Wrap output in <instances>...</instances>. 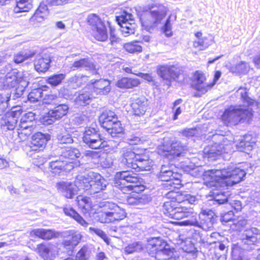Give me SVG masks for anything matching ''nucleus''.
Returning <instances> with one entry per match:
<instances>
[{"label": "nucleus", "mask_w": 260, "mask_h": 260, "mask_svg": "<svg viewBox=\"0 0 260 260\" xmlns=\"http://www.w3.org/2000/svg\"><path fill=\"white\" fill-rule=\"evenodd\" d=\"M174 189L170 190L168 196L175 201L165 202L162 208L164 213L167 216L177 220L187 218V219L180 222L182 225L199 227L200 223L196 218V213L193 211V209L183 206L197 204L198 199L196 197L186 192H174Z\"/></svg>", "instance_id": "1"}, {"label": "nucleus", "mask_w": 260, "mask_h": 260, "mask_svg": "<svg viewBox=\"0 0 260 260\" xmlns=\"http://www.w3.org/2000/svg\"><path fill=\"white\" fill-rule=\"evenodd\" d=\"M246 174L243 169L229 167L221 170L205 171L203 178L204 184L209 187H227L242 181Z\"/></svg>", "instance_id": "2"}, {"label": "nucleus", "mask_w": 260, "mask_h": 260, "mask_svg": "<svg viewBox=\"0 0 260 260\" xmlns=\"http://www.w3.org/2000/svg\"><path fill=\"white\" fill-rule=\"evenodd\" d=\"M79 180V186L87 195L103 200L108 198V193L105 190L109 183L100 173L89 171L86 176H80Z\"/></svg>", "instance_id": "3"}, {"label": "nucleus", "mask_w": 260, "mask_h": 260, "mask_svg": "<svg viewBox=\"0 0 260 260\" xmlns=\"http://www.w3.org/2000/svg\"><path fill=\"white\" fill-rule=\"evenodd\" d=\"M120 163L136 172L150 171L154 162L150 158L146 149H126L122 150Z\"/></svg>", "instance_id": "4"}, {"label": "nucleus", "mask_w": 260, "mask_h": 260, "mask_svg": "<svg viewBox=\"0 0 260 260\" xmlns=\"http://www.w3.org/2000/svg\"><path fill=\"white\" fill-rule=\"evenodd\" d=\"M259 230L255 228L246 229L240 243L232 244V260H249L245 255L247 251L254 249L260 239Z\"/></svg>", "instance_id": "5"}, {"label": "nucleus", "mask_w": 260, "mask_h": 260, "mask_svg": "<svg viewBox=\"0 0 260 260\" xmlns=\"http://www.w3.org/2000/svg\"><path fill=\"white\" fill-rule=\"evenodd\" d=\"M143 182L142 178L128 171L116 172L113 179L114 186L124 193L127 190L136 193L144 191L145 186Z\"/></svg>", "instance_id": "6"}, {"label": "nucleus", "mask_w": 260, "mask_h": 260, "mask_svg": "<svg viewBox=\"0 0 260 260\" xmlns=\"http://www.w3.org/2000/svg\"><path fill=\"white\" fill-rule=\"evenodd\" d=\"M11 96V94L4 95L0 93V127L5 132L15 129L20 115V112L16 111L6 112Z\"/></svg>", "instance_id": "7"}, {"label": "nucleus", "mask_w": 260, "mask_h": 260, "mask_svg": "<svg viewBox=\"0 0 260 260\" xmlns=\"http://www.w3.org/2000/svg\"><path fill=\"white\" fill-rule=\"evenodd\" d=\"M252 109L244 106H231L225 109L221 116L222 120L227 124L237 125L249 122L252 118Z\"/></svg>", "instance_id": "8"}, {"label": "nucleus", "mask_w": 260, "mask_h": 260, "mask_svg": "<svg viewBox=\"0 0 260 260\" xmlns=\"http://www.w3.org/2000/svg\"><path fill=\"white\" fill-rule=\"evenodd\" d=\"M167 10L166 7L161 5L156 9L139 11L137 16L142 26L146 30L150 31L156 27L166 17Z\"/></svg>", "instance_id": "9"}, {"label": "nucleus", "mask_w": 260, "mask_h": 260, "mask_svg": "<svg viewBox=\"0 0 260 260\" xmlns=\"http://www.w3.org/2000/svg\"><path fill=\"white\" fill-rule=\"evenodd\" d=\"M99 206L103 208V211L98 216L99 221L101 223H111L123 219L126 215L124 209L117 204L109 201L100 203Z\"/></svg>", "instance_id": "10"}, {"label": "nucleus", "mask_w": 260, "mask_h": 260, "mask_svg": "<svg viewBox=\"0 0 260 260\" xmlns=\"http://www.w3.org/2000/svg\"><path fill=\"white\" fill-rule=\"evenodd\" d=\"M212 141L214 144L206 147L203 150L204 157L209 160H215L222 153H228V149L230 148L229 141L222 135H213Z\"/></svg>", "instance_id": "11"}, {"label": "nucleus", "mask_w": 260, "mask_h": 260, "mask_svg": "<svg viewBox=\"0 0 260 260\" xmlns=\"http://www.w3.org/2000/svg\"><path fill=\"white\" fill-rule=\"evenodd\" d=\"M174 167L173 164L170 163L162 165L157 175V177L160 181L166 182L163 186L168 190L178 189L181 185V175L174 172Z\"/></svg>", "instance_id": "12"}, {"label": "nucleus", "mask_w": 260, "mask_h": 260, "mask_svg": "<svg viewBox=\"0 0 260 260\" xmlns=\"http://www.w3.org/2000/svg\"><path fill=\"white\" fill-rule=\"evenodd\" d=\"M10 65L6 66L5 69L1 70L2 74H6L3 80V84L5 88H14L20 85L23 87H27L29 82L27 81L25 74L16 69L11 70Z\"/></svg>", "instance_id": "13"}, {"label": "nucleus", "mask_w": 260, "mask_h": 260, "mask_svg": "<svg viewBox=\"0 0 260 260\" xmlns=\"http://www.w3.org/2000/svg\"><path fill=\"white\" fill-rule=\"evenodd\" d=\"M64 100L58 103L54 107L50 109L47 113L40 118V122L45 125L53 124L56 120L60 119L66 116L69 112V105L68 102H64Z\"/></svg>", "instance_id": "14"}, {"label": "nucleus", "mask_w": 260, "mask_h": 260, "mask_svg": "<svg viewBox=\"0 0 260 260\" xmlns=\"http://www.w3.org/2000/svg\"><path fill=\"white\" fill-rule=\"evenodd\" d=\"M82 140L87 147L92 149L104 148L108 145V142L101 136L99 131L92 127H85Z\"/></svg>", "instance_id": "15"}, {"label": "nucleus", "mask_w": 260, "mask_h": 260, "mask_svg": "<svg viewBox=\"0 0 260 260\" xmlns=\"http://www.w3.org/2000/svg\"><path fill=\"white\" fill-rule=\"evenodd\" d=\"M186 147L180 141L174 140L164 143L159 148L158 153L169 159H172L176 156H181Z\"/></svg>", "instance_id": "16"}, {"label": "nucleus", "mask_w": 260, "mask_h": 260, "mask_svg": "<svg viewBox=\"0 0 260 260\" xmlns=\"http://www.w3.org/2000/svg\"><path fill=\"white\" fill-rule=\"evenodd\" d=\"M117 24L121 27V31L124 37L134 34L137 25L134 22V16L124 10L121 14L116 16Z\"/></svg>", "instance_id": "17"}, {"label": "nucleus", "mask_w": 260, "mask_h": 260, "mask_svg": "<svg viewBox=\"0 0 260 260\" xmlns=\"http://www.w3.org/2000/svg\"><path fill=\"white\" fill-rule=\"evenodd\" d=\"M87 21L88 24L91 26L92 29L95 31L94 37L97 40L104 42L107 40L106 26L98 15L91 14L88 16Z\"/></svg>", "instance_id": "18"}, {"label": "nucleus", "mask_w": 260, "mask_h": 260, "mask_svg": "<svg viewBox=\"0 0 260 260\" xmlns=\"http://www.w3.org/2000/svg\"><path fill=\"white\" fill-rule=\"evenodd\" d=\"M51 139V135L48 133L37 132L35 133L31 138L28 146V150L31 151H40L46 147L48 142Z\"/></svg>", "instance_id": "19"}, {"label": "nucleus", "mask_w": 260, "mask_h": 260, "mask_svg": "<svg viewBox=\"0 0 260 260\" xmlns=\"http://www.w3.org/2000/svg\"><path fill=\"white\" fill-rule=\"evenodd\" d=\"M157 74L166 82V84L170 86L172 80H175L179 77L178 69L174 66L160 65L157 67Z\"/></svg>", "instance_id": "20"}, {"label": "nucleus", "mask_w": 260, "mask_h": 260, "mask_svg": "<svg viewBox=\"0 0 260 260\" xmlns=\"http://www.w3.org/2000/svg\"><path fill=\"white\" fill-rule=\"evenodd\" d=\"M205 77L202 73L196 71L194 74V79L192 81L191 86L197 92H194L193 96L201 97L212 88L213 84L204 83Z\"/></svg>", "instance_id": "21"}, {"label": "nucleus", "mask_w": 260, "mask_h": 260, "mask_svg": "<svg viewBox=\"0 0 260 260\" xmlns=\"http://www.w3.org/2000/svg\"><path fill=\"white\" fill-rule=\"evenodd\" d=\"M111 82L108 79H100L91 80L88 87L93 94L96 95H107L111 90Z\"/></svg>", "instance_id": "22"}, {"label": "nucleus", "mask_w": 260, "mask_h": 260, "mask_svg": "<svg viewBox=\"0 0 260 260\" xmlns=\"http://www.w3.org/2000/svg\"><path fill=\"white\" fill-rule=\"evenodd\" d=\"M131 106L133 115L139 117L143 115L148 106V100L146 97L144 96L133 97L131 98Z\"/></svg>", "instance_id": "23"}, {"label": "nucleus", "mask_w": 260, "mask_h": 260, "mask_svg": "<svg viewBox=\"0 0 260 260\" xmlns=\"http://www.w3.org/2000/svg\"><path fill=\"white\" fill-rule=\"evenodd\" d=\"M80 176L77 178L75 181L76 184H74L71 182H60L57 184L58 190L62 194V195L68 199H73L74 196L77 194V186L80 187Z\"/></svg>", "instance_id": "24"}, {"label": "nucleus", "mask_w": 260, "mask_h": 260, "mask_svg": "<svg viewBox=\"0 0 260 260\" xmlns=\"http://www.w3.org/2000/svg\"><path fill=\"white\" fill-rule=\"evenodd\" d=\"M50 171L55 175H59L61 172H68L74 168L73 162L61 159L53 160L49 162Z\"/></svg>", "instance_id": "25"}, {"label": "nucleus", "mask_w": 260, "mask_h": 260, "mask_svg": "<svg viewBox=\"0 0 260 260\" xmlns=\"http://www.w3.org/2000/svg\"><path fill=\"white\" fill-rule=\"evenodd\" d=\"M199 217L203 222V228L208 230L212 229L213 225L219 220V217L209 209H202Z\"/></svg>", "instance_id": "26"}, {"label": "nucleus", "mask_w": 260, "mask_h": 260, "mask_svg": "<svg viewBox=\"0 0 260 260\" xmlns=\"http://www.w3.org/2000/svg\"><path fill=\"white\" fill-rule=\"evenodd\" d=\"M52 58L51 55L48 53L38 56L34 60L35 70L39 73H46L51 67Z\"/></svg>", "instance_id": "27"}, {"label": "nucleus", "mask_w": 260, "mask_h": 260, "mask_svg": "<svg viewBox=\"0 0 260 260\" xmlns=\"http://www.w3.org/2000/svg\"><path fill=\"white\" fill-rule=\"evenodd\" d=\"M231 195V193L228 188L225 189L224 187L215 188L214 191L210 195L212 199L210 200L213 202V205H220L226 203Z\"/></svg>", "instance_id": "28"}, {"label": "nucleus", "mask_w": 260, "mask_h": 260, "mask_svg": "<svg viewBox=\"0 0 260 260\" xmlns=\"http://www.w3.org/2000/svg\"><path fill=\"white\" fill-rule=\"evenodd\" d=\"M71 69L74 71L84 68L86 71L89 72L92 75L98 74L96 66L88 58H83L75 60L71 66Z\"/></svg>", "instance_id": "29"}, {"label": "nucleus", "mask_w": 260, "mask_h": 260, "mask_svg": "<svg viewBox=\"0 0 260 260\" xmlns=\"http://www.w3.org/2000/svg\"><path fill=\"white\" fill-rule=\"evenodd\" d=\"M33 88L27 95L28 100L31 103H36L41 100L44 95V92L49 89V87L46 85L35 84Z\"/></svg>", "instance_id": "30"}, {"label": "nucleus", "mask_w": 260, "mask_h": 260, "mask_svg": "<svg viewBox=\"0 0 260 260\" xmlns=\"http://www.w3.org/2000/svg\"><path fill=\"white\" fill-rule=\"evenodd\" d=\"M94 98V94L90 89V87L87 86L79 92L75 101L76 104L85 106L89 105L92 99Z\"/></svg>", "instance_id": "31"}, {"label": "nucleus", "mask_w": 260, "mask_h": 260, "mask_svg": "<svg viewBox=\"0 0 260 260\" xmlns=\"http://www.w3.org/2000/svg\"><path fill=\"white\" fill-rule=\"evenodd\" d=\"M99 120L100 125L105 129L111 126L112 123L117 122L118 119L114 112L111 110H105L99 116Z\"/></svg>", "instance_id": "32"}, {"label": "nucleus", "mask_w": 260, "mask_h": 260, "mask_svg": "<svg viewBox=\"0 0 260 260\" xmlns=\"http://www.w3.org/2000/svg\"><path fill=\"white\" fill-rule=\"evenodd\" d=\"M255 144L254 141L251 135H245L241 137L237 143L236 146L239 151L248 153Z\"/></svg>", "instance_id": "33"}, {"label": "nucleus", "mask_w": 260, "mask_h": 260, "mask_svg": "<svg viewBox=\"0 0 260 260\" xmlns=\"http://www.w3.org/2000/svg\"><path fill=\"white\" fill-rule=\"evenodd\" d=\"M111 126L105 128L112 138L119 139L120 140L124 135V129L121 122L118 120L117 122L112 123Z\"/></svg>", "instance_id": "34"}, {"label": "nucleus", "mask_w": 260, "mask_h": 260, "mask_svg": "<svg viewBox=\"0 0 260 260\" xmlns=\"http://www.w3.org/2000/svg\"><path fill=\"white\" fill-rule=\"evenodd\" d=\"M31 234L44 240H50L57 238L59 235L58 232L51 229H36L31 232Z\"/></svg>", "instance_id": "35"}, {"label": "nucleus", "mask_w": 260, "mask_h": 260, "mask_svg": "<svg viewBox=\"0 0 260 260\" xmlns=\"http://www.w3.org/2000/svg\"><path fill=\"white\" fill-rule=\"evenodd\" d=\"M79 149L75 147H67L61 149L60 157L65 158L67 161H72L81 156Z\"/></svg>", "instance_id": "36"}, {"label": "nucleus", "mask_w": 260, "mask_h": 260, "mask_svg": "<svg viewBox=\"0 0 260 260\" xmlns=\"http://www.w3.org/2000/svg\"><path fill=\"white\" fill-rule=\"evenodd\" d=\"M140 84L138 79L123 77L116 82V85L120 88H132L138 86Z\"/></svg>", "instance_id": "37"}, {"label": "nucleus", "mask_w": 260, "mask_h": 260, "mask_svg": "<svg viewBox=\"0 0 260 260\" xmlns=\"http://www.w3.org/2000/svg\"><path fill=\"white\" fill-rule=\"evenodd\" d=\"M231 243L228 238H223L221 241H209L208 245L210 248H213V250L217 251H222V252L228 253L229 247Z\"/></svg>", "instance_id": "38"}, {"label": "nucleus", "mask_w": 260, "mask_h": 260, "mask_svg": "<svg viewBox=\"0 0 260 260\" xmlns=\"http://www.w3.org/2000/svg\"><path fill=\"white\" fill-rule=\"evenodd\" d=\"M48 13L47 5L44 3H41L34 15L30 18V20L41 22L47 16Z\"/></svg>", "instance_id": "39"}, {"label": "nucleus", "mask_w": 260, "mask_h": 260, "mask_svg": "<svg viewBox=\"0 0 260 260\" xmlns=\"http://www.w3.org/2000/svg\"><path fill=\"white\" fill-rule=\"evenodd\" d=\"M63 212L66 215L72 217L83 226L87 227L88 225V223L83 219V218L72 207L64 208Z\"/></svg>", "instance_id": "40"}, {"label": "nucleus", "mask_w": 260, "mask_h": 260, "mask_svg": "<svg viewBox=\"0 0 260 260\" xmlns=\"http://www.w3.org/2000/svg\"><path fill=\"white\" fill-rule=\"evenodd\" d=\"M32 124L28 123V122L24 121L20 119V123L17 128V133L19 137L21 138V136L24 135L25 136L29 135L31 134L32 131Z\"/></svg>", "instance_id": "41"}, {"label": "nucleus", "mask_w": 260, "mask_h": 260, "mask_svg": "<svg viewBox=\"0 0 260 260\" xmlns=\"http://www.w3.org/2000/svg\"><path fill=\"white\" fill-rule=\"evenodd\" d=\"M182 249L183 251L186 253V256H190V258L193 259L197 257V248L193 241L186 242L185 245L183 246Z\"/></svg>", "instance_id": "42"}, {"label": "nucleus", "mask_w": 260, "mask_h": 260, "mask_svg": "<svg viewBox=\"0 0 260 260\" xmlns=\"http://www.w3.org/2000/svg\"><path fill=\"white\" fill-rule=\"evenodd\" d=\"M197 246L199 247H206L208 245L210 241L206 240V237L203 236L201 232L195 231L192 236V240Z\"/></svg>", "instance_id": "43"}, {"label": "nucleus", "mask_w": 260, "mask_h": 260, "mask_svg": "<svg viewBox=\"0 0 260 260\" xmlns=\"http://www.w3.org/2000/svg\"><path fill=\"white\" fill-rule=\"evenodd\" d=\"M249 67L248 64L245 61H240L239 63L232 66L230 71L233 73L239 74H245L249 71Z\"/></svg>", "instance_id": "44"}, {"label": "nucleus", "mask_w": 260, "mask_h": 260, "mask_svg": "<svg viewBox=\"0 0 260 260\" xmlns=\"http://www.w3.org/2000/svg\"><path fill=\"white\" fill-rule=\"evenodd\" d=\"M35 54L36 53L34 51H21L14 55V61L17 64L22 63L25 60L33 57Z\"/></svg>", "instance_id": "45"}, {"label": "nucleus", "mask_w": 260, "mask_h": 260, "mask_svg": "<svg viewBox=\"0 0 260 260\" xmlns=\"http://www.w3.org/2000/svg\"><path fill=\"white\" fill-rule=\"evenodd\" d=\"M66 75L64 74H54L47 77V82L52 87H56L60 84Z\"/></svg>", "instance_id": "46"}, {"label": "nucleus", "mask_w": 260, "mask_h": 260, "mask_svg": "<svg viewBox=\"0 0 260 260\" xmlns=\"http://www.w3.org/2000/svg\"><path fill=\"white\" fill-rule=\"evenodd\" d=\"M143 249V245L141 241L134 242L129 244L125 247L124 250L127 254H132L134 252H139Z\"/></svg>", "instance_id": "47"}, {"label": "nucleus", "mask_w": 260, "mask_h": 260, "mask_svg": "<svg viewBox=\"0 0 260 260\" xmlns=\"http://www.w3.org/2000/svg\"><path fill=\"white\" fill-rule=\"evenodd\" d=\"M56 139L57 142L60 144H71L73 142L72 136L67 133L58 134Z\"/></svg>", "instance_id": "48"}, {"label": "nucleus", "mask_w": 260, "mask_h": 260, "mask_svg": "<svg viewBox=\"0 0 260 260\" xmlns=\"http://www.w3.org/2000/svg\"><path fill=\"white\" fill-rule=\"evenodd\" d=\"M124 47L126 51L131 53L140 52L142 50V46L137 42L126 43Z\"/></svg>", "instance_id": "49"}, {"label": "nucleus", "mask_w": 260, "mask_h": 260, "mask_svg": "<svg viewBox=\"0 0 260 260\" xmlns=\"http://www.w3.org/2000/svg\"><path fill=\"white\" fill-rule=\"evenodd\" d=\"M89 231L91 234H95L98 236L100 237L107 244L110 243V239L107 236L106 234L102 230L93 227H90L89 228Z\"/></svg>", "instance_id": "50"}, {"label": "nucleus", "mask_w": 260, "mask_h": 260, "mask_svg": "<svg viewBox=\"0 0 260 260\" xmlns=\"http://www.w3.org/2000/svg\"><path fill=\"white\" fill-rule=\"evenodd\" d=\"M44 96H45V97L43 100L45 101V103L46 104L52 105L54 106L56 104L60 103V101L63 100L61 97L58 96L55 94H47L46 93H44Z\"/></svg>", "instance_id": "51"}, {"label": "nucleus", "mask_w": 260, "mask_h": 260, "mask_svg": "<svg viewBox=\"0 0 260 260\" xmlns=\"http://www.w3.org/2000/svg\"><path fill=\"white\" fill-rule=\"evenodd\" d=\"M90 253L88 247L84 246L76 254V260H87L89 257Z\"/></svg>", "instance_id": "52"}, {"label": "nucleus", "mask_w": 260, "mask_h": 260, "mask_svg": "<svg viewBox=\"0 0 260 260\" xmlns=\"http://www.w3.org/2000/svg\"><path fill=\"white\" fill-rule=\"evenodd\" d=\"M78 204L80 208L86 211H89L91 208V201L89 198L87 197H81L78 198Z\"/></svg>", "instance_id": "53"}, {"label": "nucleus", "mask_w": 260, "mask_h": 260, "mask_svg": "<svg viewBox=\"0 0 260 260\" xmlns=\"http://www.w3.org/2000/svg\"><path fill=\"white\" fill-rule=\"evenodd\" d=\"M83 77H85V76L75 75L70 78L68 80L69 85L75 89L81 86L82 84V79Z\"/></svg>", "instance_id": "54"}, {"label": "nucleus", "mask_w": 260, "mask_h": 260, "mask_svg": "<svg viewBox=\"0 0 260 260\" xmlns=\"http://www.w3.org/2000/svg\"><path fill=\"white\" fill-rule=\"evenodd\" d=\"M210 255L213 260H226L227 253L222 252V251H217L213 248L209 249Z\"/></svg>", "instance_id": "55"}, {"label": "nucleus", "mask_w": 260, "mask_h": 260, "mask_svg": "<svg viewBox=\"0 0 260 260\" xmlns=\"http://www.w3.org/2000/svg\"><path fill=\"white\" fill-rule=\"evenodd\" d=\"M137 208H140L142 206L148 204L151 198L149 195L138 193Z\"/></svg>", "instance_id": "56"}, {"label": "nucleus", "mask_w": 260, "mask_h": 260, "mask_svg": "<svg viewBox=\"0 0 260 260\" xmlns=\"http://www.w3.org/2000/svg\"><path fill=\"white\" fill-rule=\"evenodd\" d=\"M161 29L166 37H170L173 35L172 25L171 24V16H169L168 17L162 27Z\"/></svg>", "instance_id": "57"}, {"label": "nucleus", "mask_w": 260, "mask_h": 260, "mask_svg": "<svg viewBox=\"0 0 260 260\" xmlns=\"http://www.w3.org/2000/svg\"><path fill=\"white\" fill-rule=\"evenodd\" d=\"M39 252L40 256L44 260H52L50 256V250L49 247L45 246H41L39 248Z\"/></svg>", "instance_id": "58"}, {"label": "nucleus", "mask_w": 260, "mask_h": 260, "mask_svg": "<svg viewBox=\"0 0 260 260\" xmlns=\"http://www.w3.org/2000/svg\"><path fill=\"white\" fill-rule=\"evenodd\" d=\"M234 217V213L233 211H229L224 213L221 214L220 217H219V220L222 223H227L231 221Z\"/></svg>", "instance_id": "59"}, {"label": "nucleus", "mask_w": 260, "mask_h": 260, "mask_svg": "<svg viewBox=\"0 0 260 260\" xmlns=\"http://www.w3.org/2000/svg\"><path fill=\"white\" fill-rule=\"evenodd\" d=\"M110 38L109 40L110 41V44L112 45H115L118 43H119L121 39L118 37L115 34V28L110 26Z\"/></svg>", "instance_id": "60"}, {"label": "nucleus", "mask_w": 260, "mask_h": 260, "mask_svg": "<svg viewBox=\"0 0 260 260\" xmlns=\"http://www.w3.org/2000/svg\"><path fill=\"white\" fill-rule=\"evenodd\" d=\"M73 0H46L48 5L50 6H61L70 3Z\"/></svg>", "instance_id": "61"}, {"label": "nucleus", "mask_w": 260, "mask_h": 260, "mask_svg": "<svg viewBox=\"0 0 260 260\" xmlns=\"http://www.w3.org/2000/svg\"><path fill=\"white\" fill-rule=\"evenodd\" d=\"M73 120L76 124L79 125L86 123L88 120V118L84 114H78L75 116Z\"/></svg>", "instance_id": "62"}, {"label": "nucleus", "mask_w": 260, "mask_h": 260, "mask_svg": "<svg viewBox=\"0 0 260 260\" xmlns=\"http://www.w3.org/2000/svg\"><path fill=\"white\" fill-rule=\"evenodd\" d=\"M197 129L196 128H186L183 129L181 133L186 138H191L197 134Z\"/></svg>", "instance_id": "63"}, {"label": "nucleus", "mask_w": 260, "mask_h": 260, "mask_svg": "<svg viewBox=\"0 0 260 260\" xmlns=\"http://www.w3.org/2000/svg\"><path fill=\"white\" fill-rule=\"evenodd\" d=\"M18 86L16 88L13 92L11 91V94H13V98L14 99L19 98L21 96V95L23 94V92L25 90V88L26 87H23L20 85H18Z\"/></svg>", "instance_id": "64"}]
</instances>
